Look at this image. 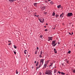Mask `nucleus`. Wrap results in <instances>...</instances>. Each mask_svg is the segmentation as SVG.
Wrapping results in <instances>:
<instances>
[{"label":"nucleus","mask_w":75,"mask_h":75,"mask_svg":"<svg viewBox=\"0 0 75 75\" xmlns=\"http://www.w3.org/2000/svg\"><path fill=\"white\" fill-rule=\"evenodd\" d=\"M45 74H46L47 75H52V73H51V72L50 71L47 70L46 72L45 73Z\"/></svg>","instance_id":"f257e3e1"},{"label":"nucleus","mask_w":75,"mask_h":75,"mask_svg":"<svg viewBox=\"0 0 75 75\" xmlns=\"http://www.w3.org/2000/svg\"><path fill=\"white\" fill-rule=\"evenodd\" d=\"M55 41H56L55 40L52 41V45H52L53 47H55V45H57V43H55Z\"/></svg>","instance_id":"f03ea898"},{"label":"nucleus","mask_w":75,"mask_h":75,"mask_svg":"<svg viewBox=\"0 0 75 75\" xmlns=\"http://www.w3.org/2000/svg\"><path fill=\"white\" fill-rule=\"evenodd\" d=\"M39 20L40 23H43L44 22V19L43 18H40L39 19Z\"/></svg>","instance_id":"7ed1b4c3"},{"label":"nucleus","mask_w":75,"mask_h":75,"mask_svg":"<svg viewBox=\"0 0 75 75\" xmlns=\"http://www.w3.org/2000/svg\"><path fill=\"white\" fill-rule=\"evenodd\" d=\"M73 16V14L72 13H68L67 14V16H68V17H71V16Z\"/></svg>","instance_id":"20e7f679"},{"label":"nucleus","mask_w":75,"mask_h":75,"mask_svg":"<svg viewBox=\"0 0 75 75\" xmlns=\"http://www.w3.org/2000/svg\"><path fill=\"white\" fill-rule=\"evenodd\" d=\"M44 59H41L40 60V64H44Z\"/></svg>","instance_id":"39448f33"},{"label":"nucleus","mask_w":75,"mask_h":75,"mask_svg":"<svg viewBox=\"0 0 75 75\" xmlns=\"http://www.w3.org/2000/svg\"><path fill=\"white\" fill-rule=\"evenodd\" d=\"M45 6H41L40 7V8L42 10H45Z\"/></svg>","instance_id":"423d86ee"},{"label":"nucleus","mask_w":75,"mask_h":75,"mask_svg":"<svg viewBox=\"0 0 75 75\" xmlns=\"http://www.w3.org/2000/svg\"><path fill=\"white\" fill-rule=\"evenodd\" d=\"M64 13H62L61 14L60 16V18H62L64 17Z\"/></svg>","instance_id":"0eeeda50"},{"label":"nucleus","mask_w":75,"mask_h":75,"mask_svg":"<svg viewBox=\"0 0 75 75\" xmlns=\"http://www.w3.org/2000/svg\"><path fill=\"white\" fill-rule=\"evenodd\" d=\"M52 37H48V41H50V40H52Z\"/></svg>","instance_id":"6e6552de"},{"label":"nucleus","mask_w":75,"mask_h":75,"mask_svg":"<svg viewBox=\"0 0 75 75\" xmlns=\"http://www.w3.org/2000/svg\"><path fill=\"white\" fill-rule=\"evenodd\" d=\"M16 1V0H9V2H13V1Z\"/></svg>","instance_id":"1a4fd4ad"},{"label":"nucleus","mask_w":75,"mask_h":75,"mask_svg":"<svg viewBox=\"0 0 75 75\" xmlns=\"http://www.w3.org/2000/svg\"><path fill=\"white\" fill-rule=\"evenodd\" d=\"M55 13L54 12H53L52 14V16H55Z\"/></svg>","instance_id":"9d476101"},{"label":"nucleus","mask_w":75,"mask_h":75,"mask_svg":"<svg viewBox=\"0 0 75 75\" xmlns=\"http://www.w3.org/2000/svg\"><path fill=\"white\" fill-rule=\"evenodd\" d=\"M65 60V61H67V64H69V61L68 60L67 61V59H66Z\"/></svg>","instance_id":"9b49d317"},{"label":"nucleus","mask_w":75,"mask_h":75,"mask_svg":"<svg viewBox=\"0 0 75 75\" xmlns=\"http://www.w3.org/2000/svg\"><path fill=\"white\" fill-rule=\"evenodd\" d=\"M61 5H59L57 6L58 8H61Z\"/></svg>","instance_id":"f8f14e48"},{"label":"nucleus","mask_w":75,"mask_h":75,"mask_svg":"<svg viewBox=\"0 0 75 75\" xmlns=\"http://www.w3.org/2000/svg\"><path fill=\"white\" fill-rule=\"evenodd\" d=\"M40 37L42 38H42H43V36L42 35H40Z\"/></svg>","instance_id":"ddd939ff"},{"label":"nucleus","mask_w":75,"mask_h":75,"mask_svg":"<svg viewBox=\"0 0 75 75\" xmlns=\"http://www.w3.org/2000/svg\"><path fill=\"white\" fill-rule=\"evenodd\" d=\"M54 50L55 53H57V52L55 49H54Z\"/></svg>","instance_id":"4468645a"},{"label":"nucleus","mask_w":75,"mask_h":75,"mask_svg":"<svg viewBox=\"0 0 75 75\" xmlns=\"http://www.w3.org/2000/svg\"><path fill=\"white\" fill-rule=\"evenodd\" d=\"M52 64H53L52 63H50V65L49 66V67H51V66H52Z\"/></svg>","instance_id":"2eb2a0df"},{"label":"nucleus","mask_w":75,"mask_h":75,"mask_svg":"<svg viewBox=\"0 0 75 75\" xmlns=\"http://www.w3.org/2000/svg\"><path fill=\"white\" fill-rule=\"evenodd\" d=\"M72 72H73V73H74L75 74V69H73L72 70Z\"/></svg>","instance_id":"dca6fc26"},{"label":"nucleus","mask_w":75,"mask_h":75,"mask_svg":"<svg viewBox=\"0 0 75 75\" xmlns=\"http://www.w3.org/2000/svg\"><path fill=\"white\" fill-rule=\"evenodd\" d=\"M61 74H62V75H65V73L62 72H61Z\"/></svg>","instance_id":"f3484780"},{"label":"nucleus","mask_w":75,"mask_h":75,"mask_svg":"<svg viewBox=\"0 0 75 75\" xmlns=\"http://www.w3.org/2000/svg\"><path fill=\"white\" fill-rule=\"evenodd\" d=\"M38 64H39V62H38L36 64L35 66L36 67H37V66H38Z\"/></svg>","instance_id":"a211bd4d"},{"label":"nucleus","mask_w":75,"mask_h":75,"mask_svg":"<svg viewBox=\"0 0 75 75\" xmlns=\"http://www.w3.org/2000/svg\"><path fill=\"white\" fill-rule=\"evenodd\" d=\"M59 17V15H57V14H56L55 15V17L56 18H57V17Z\"/></svg>","instance_id":"6ab92c4d"},{"label":"nucleus","mask_w":75,"mask_h":75,"mask_svg":"<svg viewBox=\"0 0 75 75\" xmlns=\"http://www.w3.org/2000/svg\"><path fill=\"white\" fill-rule=\"evenodd\" d=\"M47 64H45L44 65V67L45 68H46V67H47Z\"/></svg>","instance_id":"aec40b11"},{"label":"nucleus","mask_w":75,"mask_h":75,"mask_svg":"<svg viewBox=\"0 0 75 75\" xmlns=\"http://www.w3.org/2000/svg\"><path fill=\"white\" fill-rule=\"evenodd\" d=\"M42 64L40 63V64L39 65V67L40 68L41 67V66H42Z\"/></svg>","instance_id":"412c9836"},{"label":"nucleus","mask_w":75,"mask_h":75,"mask_svg":"<svg viewBox=\"0 0 75 75\" xmlns=\"http://www.w3.org/2000/svg\"><path fill=\"white\" fill-rule=\"evenodd\" d=\"M37 3H34V5L35 6H37Z\"/></svg>","instance_id":"4be33fe9"},{"label":"nucleus","mask_w":75,"mask_h":75,"mask_svg":"<svg viewBox=\"0 0 75 75\" xmlns=\"http://www.w3.org/2000/svg\"><path fill=\"white\" fill-rule=\"evenodd\" d=\"M50 4H53V2L51 1L50 2Z\"/></svg>","instance_id":"5701e85b"},{"label":"nucleus","mask_w":75,"mask_h":75,"mask_svg":"<svg viewBox=\"0 0 75 75\" xmlns=\"http://www.w3.org/2000/svg\"><path fill=\"white\" fill-rule=\"evenodd\" d=\"M13 47H14V48H15V49H16V48H17V47L15 46V45H13Z\"/></svg>","instance_id":"b1692460"},{"label":"nucleus","mask_w":75,"mask_h":75,"mask_svg":"<svg viewBox=\"0 0 75 75\" xmlns=\"http://www.w3.org/2000/svg\"><path fill=\"white\" fill-rule=\"evenodd\" d=\"M42 54H40V55H39V57L40 58H41V57H42V56H41Z\"/></svg>","instance_id":"393cba45"},{"label":"nucleus","mask_w":75,"mask_h":75,"mask_svg":"<svg viewBox=\"0 0 75 75\" xmlns=\"http://www.w3.org/2000/svg\"><path fill=\"white\" fill-rule=\"evenodd\" d=\"M16 74H18V72L17 71V70H16Z\"/></svg>","instance_id":"a878e982"},{"label":"nucleus","mask_w":75,"mask_h":75,"mask_svg":"<svg viewBox=\"0 0 75 75\" xmlns=\"http://www.w3.org/2000/svg\"><path fill=\"white\" fill-rule=\"evenodd\" d=\"M44 30L45 31H48V29H46L45 30Z\"/></svg>","instance_id":"bb28decb"},{"label":"nucleus","mask_w":75,"mask_h":75,"mask_svg":"<svg viewBox=\"0 0 75 75\" xmlns=\"http://www.w3.org/2000/svg\"><path fill=\"white\" fill-rule=\"evenodd\" d=\"M38 52V51H36L35 52V54H37V52Z\"/></svg>","instance_id":"cd10ccee"},{"label":"nucleus","mask_w":75,"mask_h":75,"mask_svg":"<svg viewBox=\"0 0 75 75\" xmlns=\"http://www.w3.org/2000/svg\"><path fill=\"white\" fill-rule=\"evenodd\" d=\"M71 51L70 50V51H68V52L69 54H70V53H71Z\"/></svg>","instance_id":"c85d7f7f"},{"label":"nucleus","mask_w":75,"mask_h":75,"mask_svg":"<svg viewBox=\"0 0 75 75\" xmlns=\"http://www.w3.org/2000/svg\"><path fill=\"white\" fill-rule=\"evenodd\" d=\"M42 51H41L40 52V54L42 55Z\"/></svg>","instance_id":"c756f323"},{"label":"nucleus","mask_w":75,"mask_h":75,"mask_svg":"<svg viewBox=\"0 0 75 75\" xmlns=\"http://www.w3.org/2000/svg\"><path fill=\"white\" fill-rule=\"evenodd\" d=\"M58 73H59V74H61V72L60 71H58Z\"/></svg>","instance_id":"7c9ffc66"},{"label":"nucleus","mask_w":75,"mask_h":75,"mask_svg":"<svg viewBox=\"0 0 75 75\" xmlns=\"http://www.w3.org/2000/svg\"><path fill=\"white\" fill-rule=\"evenodd\" d=\"M37 50H39V48L38 47H37Z\"/></svg>","instance_id":"2f4dec72"},{"label":"nucleus","mask_w":75,"mask_h":75,"mask_svg":"<svg viewBox=\"0 0 75 75\" xmlns=\"http://www.w3.org/2000/svg\"><path fill=\"white\" fill-rule=\"evenodd\" d=\"M38 68H40L39 67H36L37 69H38Z\"/></svg>","instance_id":"473e14b6"},{"label":"nucleus","mask_w":75,"mask_h":75,"mask_svg":"<svg viewBox=\"0 0 75 75\" xmlns=\"http://www.w3.org/2000/svg\"><path fill=\"white\" fill-rule=\"evenodd\" d=\"M35 16L36 17H38V16H39V15H37V16L36 15H35Z\"/></svg>","instance_id":"72a5a7b5"},{"label":"nucleus","mask_w":75,"mask_h":75,"mask_svg":"<svg viewBox=\"0 0 75 75\" xmlns=\"http://www.w3.org/2000/svg\"><path fill=\"white\" fill-rule=\"evenodd\" d=\"M24 52L25 54H27V53L26 52L24 51Z\"/></svg>","instance_id":"f704fd0d"},{"label":"nucleus","mask_w":75,"mask_h":75,"mask_svg":"<svg viewBox=\"0 0 75 75\" xmlns=\"http://www.w3.org/2000/svg\"><path fill=\"white\" fill-rule=\"evenodd\" d=\"M14 53L15 54H16V52H14Z\"/></svg>","instance_id":"c9c22d12"},{"label":"nucleus","mask_w":75,"mask_h":75,"mask_svg":"<svg viewBox=\"0 0 75 75\" xmlns=\"http://www.w3.org/2000/svg\"><path fill=\"white\" fill-rule=\"evenodd\" d=\"M11 43H9L8 44V45H11Z\"/></svg>","instance_id":"e433bc0d"},{"label":"nucleus","mask_w":75,"mask_h":75,"mask_svg":"<svg viewBox=\"0 0 75 75\" xmlns=\"http://www.w3.org/2000/svg\"><path fill=\"white\" fill-rule=\"evenodd\" d=\"M69 34L70 35H71V33L69 32Z\"/></svg>","instance_id":"4c0bfd02"},{"label":"nucleus","mask_w":75,"mask_h":75,"mask_svg":"<svg viewBox=\"0 0 75 75\" xmlns=\"http://www.w3.org/2000/svg\"><path fill=\"white\" fill-rule=\"evenodd\" d=\"M24 51H25V52H26L27 50H25Z\"/></svg>","instance_id":"58836bf2"},{"label":"nucleus","mask_w":75,"mask_h":75,"mask_svg":"<svg viewBox=\"0 0 75 75\" xmlns=\"http://www.w3.org/2000/svg\"><path fill=\"white\" fill-rule=\"evenodd\" d=\"M36 62H37V61H35V63H36Z\"/></svg>","instance_id":"ea45409f"},{"label":"nucleus","mask_w":75,"mask_h":75,"mask_svg":"<svg viewBox=\"0 0 75 75\" xmlns=\"http://www.w3.org/2000/svg\"><path fill=\"white\" fill-rule=\"evenodd\" d=\"M46 25H48V23H46Z\"/></svg>","instance_id":"a19ab883"},{"label":"nucleus","mask_w":75,"mask_h":75,"mask_svg":"<svg viewBox=\"0 0 75 75\" xmlns=\"http://www.w3.org/2000/svg\"><path fill=\"white\" fill-rule=\"evenodd\" d=\"M8 42H11V41H8Z\"/></svg>","instance_id":"79ce46f5"},{"label":"nucleus","mask_w":75,"mask_h":75,"mask_svg":"<svg viewBox=\"0 0 75 75\" xmlns=\"http://www.w3.org/2000/svg\"><path fill=\"white\" fill-rule=\"evenodd\" d=\"M51 0H48V1H51Z\"/></svg>","instance_id":"37998d69"},{"label":"nucleus","mask_w":75,"mask_h":75,"mask_svg":"<svg viewBox=\"0 0 75 75\" xmlns=\"http://www.w3.org/2000/svg\"><path fill=\"white\" fill-rule=\"evenodd\" d=\"M44 27H45V28H46V27H46V26H44Z\"/></svg>","instance_id":"c03bdc74"},{"label":"nucleus","mask_w":75,"mask_h":75,"mask_svg":"<svg viewBox=\"0 0 75 75\" xmlns=\"http://www.w3.org/2000/svg\"><path fill=\"white\" fill-rule=\"evenodd\" d=\"M54 74H55V73H56V71H54Z\"/></svg>","instance_id":"a18cd8bd"},{"label":"nucleus","mask_w":75,"mask_h":75,"mask_svg":"<svg viewBox=\"0 0 75 75\" xmlns=\"http://www.w3.org/2000/svg\"><path fill=\"white\" fill-rule=\"evenodd\" d=\"M58 44H60V43H59V42H58Z\"/></svg>","instance_id":"49530a36"},{"label":"nucleus","mask_w":75,"mask_h":75,"mask_svg":"<svg viewBox=\"0 0 75 75\" xmlns=\"http://www.w3.org/2000/svg\"><path fill=\"white\" fill-rule=\"evenodd\" d=\"M74 34V33H72V34Z\"/></svg>","instance_id":"de8ad7c7"},{"label":"nucleus","mask_w":75,"mask_h":75,"mask_svg":"<svg viewBox=\"0 0 75 75\" xmlns=\"http://www.w3.org/2000/svg\"><path fill=\"white\" fill-rule=\"evenodd\" d=\"M32 68L33 69V67H32Z\"/></svg>","instance_id":"09e8293b"},{"label":"nucleus","mask_w":75,"mask_h":75,"mask_svg":"<svg viewBox=\"0 0 75 75\" xmlns=\"http://www.w3.org/2000/svg\"><path fill=\"white\" fill-rule=\"evenodd\" d=\"M54 28H53V29H54Z\"/></svg>","instance_id":"8fccbe9b"}]
</instances>
